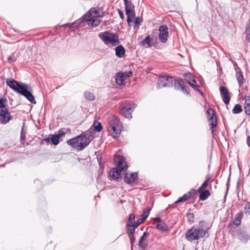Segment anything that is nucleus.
Instances as JSON below:
<instances>
[{"label":"nucleus","mask_w":250,"mask_h":250,"mask_svg":"<svg viewBox=\"0 0 250 250\" xmlns=\"http://www.w3.org/2000/svg\"><path fill=\"white\" fill-rule=\"evenodd\" d=\"M6 84L13 90L25 97L31 103L36 104L34 96L32 93V88L30 85L10 79H7Z\"/></svg>","instance_id":"1"},{"label":"nucleus","mask_w":250,"mask_h":250,"mask_svg":"<svg viewBox=\"0 0 250 250\" xmlns=\"http://www.w3.org/2000/svg\"><path fill=\"white\" fill-rule=\"evenodd\" d=\"M114 159L116 163V167H113L110 169L109 176L117 182H120L122 180V177L120 176L121 172L126 170L128 166L125 158L123 156L115 154Z\"/></svg>","instance_id":"2"},{"label":"nucleus","mask_w":250,"mask_h":250,"mask_svg":"<svg viewBox=\"0 0 250 250\" xmlns=\"http://www.w3.org/2000/svg\"><path fill=\"white\" fill-rule=\"evenodd\" d=\"M206 222L204 221L200 222V227H192L189 229L185 234V237L187 240L190 242L194 240H197L201 238L208 236V232L207 229H203Z\"/></svg>","instance_id":"3"},{"label":"nucleus","mask_w":250,"mask_h":250,"mask_svg":"<svg viewBox=\"0 0 250 250\" xmlns=\"http://www.w3.org/2000/svg\"><path fill=\"white\" fill-rule=\"evenodd\" d=\"M99 36L106 45L111 43L113 46H116L120 43L118 36L114 33L105 31L100 33Z\"/></svg>","instance_id":"4"},{"label":"nucleus","mask_w":250,"mask_h":250,"mask_svg":"<svg viewBox=\"0 0 250 250\" xmlns=\"http://www.w3.org/2000/svg\"><path fill=\"white\" fill-rule=\"evenodd\" d=\"M137 105L134 103H125L120 106L119 113L124 117L131 119L132 113Z\"/></svg>","instance_id":"5"},{"label":"nucleus","mask_w":250,"mask_h":250,"mask_svg":"<svg viewBox=\"0 0 250 250\" xmlns=\"http://www.w3.org/2000/svg\"><path fill=\"white\" fill-rule=\"evenodd\" d=\"M95 132L93 127H91L87 131L81 134L84 141L83 142H80V149H84L90 144V142L95 137Z\"/></svg>","instance_id":"6"},{"label":"nucleus","mask_w":250,"mask_h":250,"mask_svg":"<svg viewBox=\"0 0 250 250\" xmlns=\"http://www.w3.org/2000/svg\"><path fill=\"white\" fill-rule=\"evenodd\" d=\"M110 127L113 130L112 137L116 138L119 137L122 130V123L119 119L116 116H113L110 123Z\"/></svg>","instance_id":"7"},{"label":"nucleus","mask_w":250,"mask_h":250,"mask_svg":"<svg viewBox=\"0 0 250 250\" xmlns=\"http://www.w3.org/2000/svg\"><path fill=\"white\" fill-rule=\"evenodd\" d=\"M207 117L208 120L209 121V125H211V130L212 134H213L216 130L215 128L217 125V120L215 113L212 108H208L206 111Z\"/></svg>","instance_id":"8"},{"label":"nucleus","mask_w":250,"mask_h":250,"mask_svg":"<svg viewBox=\"0 0 250 250\" xmlns=\"http://www.w3.org/2000/svg\"><path fill=\"white\" fill-rule=\"evenodd\" d=\"M173 78L172 76H160L157 84L158 88L172 87L173 84Z\"/></svg>","instance_id":"9"},{"label":"nucleus","mask_w":250,"mask_h":250,"mask_svg":"<svg viewBox=\"0 0 250 250\" xmlns=\"http://www.w3.org/2000/svg\"><path fill=\"white\" fill-rule=\"evenodd\" d=\"M138 172L126 173L124 177V182L128 185L134 186L138 183Z\"/></svg>","instance_id":"10"},{"label":"nucleus","mask_w":250,"mask_h":250,"mask_svg":"<svg viewBox=\"0 0 250 250\" xmlns=\"http://www.w3.org/2000/svg\"><path fill=\"white\" fill-rule=\"evenodd\" d=\"M159 34L158 37L159 40L162 43H165L167 41L168 35V27L166 24H163L159 26Z\"/></svg>","instance_id":"11"},{"label":"nucleus","mask_w":250,"mask_h":250,"mask_svg":"<svg viewBox=\"0 0 250 250\" xmlns=\"http://www.w3.org/2000/svg\"><path fill=\"white\" fill-rule=\"evenodd\" d=\"M83 141L84 140L82 137V135L80 134L74 138L68 140L66 141V143L68 145L71 146L72 147H77L79 150H82L83 149H80V142H83Z\"/></svg>","instance_id":"12"},{"label":"nucleus","mask_w":250,"mask_h":250,"mask_svg":"<svg viewBox=\"0 0 250 250\" xmlns=\"http://www.w3.org/2000/svg\"><path fill=\"white\" fill-rule=\"evenodd\" d=\"M0 123L1 124L5 125L13 119V116L10 114L8 109L0 110Z\"/></svg>","instance_id":"13"},{"label":"nucleus","mask_w":250,"mask_h":250,"mask_svg":"<svg viewBox=\"0 0 250 250\" xmlns=\"http://www.w3.org/2000/svg\"><path fill=\"white\" fill-rule=\"evenodd\" d=\"M220 94L223 101L226 104H228L230 100L229 92L226 87L221 86L220 87Z\"/></svg>","instance_id":"14"},{"label":"nucleus","mask_w":250,"mask_h":250,"mask_svg":"<svg viewBox=\"0 0 250 250\" xmlns=\"http://www.w3.org/2000/svg\"><path fill=\"white\" fill-rule=\"evenodd\" d=\"M235 235L238 239L245 243L249 241L250 237L248 233L241 229L237 230Z\"/></svg>","instance_id":"15"},{"label":"nucleus","mask_w":250,"mask_h":250,"mask_svg":"<svg viewBox=\"0 0 250 250\" xmlns=\"http://www.w3.org/2000/svg\"><path fill=\"white\" fill-rule=\"evenodd\" d=\"M155 228L162 231H167L168 230V227L166 223L163 221L160 217L156 218Z\"/></svg>","instance_id":"16"},{"label":"nucleus","mask_w":250,"mask_h":250,"mask_svg":"<svg viewBox=\"0 0 250 250\" xmlns=\"http://www.w3.org/2000/svg\"><path fill=\"white\" fill-rule=\"evenodd\" d=\"M243 216V213L241 211L237 213L234 219L228 225V227H231V225H234L236 227L239 226L241 224V220Z\"/></svg>","instance_id":"17"},{"label":"nucleus","mask_w":250,"mask_h":250,"mask_svg":"<svg viewBox=\"0 0 250 250\" xmlns=\"http://www.w3.org/2000/svg\"><path fill=\"white\" fill-rule=\"evenodd\" d=\"M185 80L188 83L189 85L191 86V84H197L196 77L192 75L191 73H186L184 75Z\"/></svg>","instance_id":"18"},{"label":"nucleus","mask_w":250,"mask_h":250,"mask_svg":"<svg viewBox=\"0 0 250 250\" xmlns=\"http://www.w3.org/2000/svg\"><path fill=\"white\" fill-rule=\"evenodd\" d=\"M152 40V37H151L150 35H148L139 42V45L145 46L147 44V47H151L154 45V43L151 42Z\"/></svg>","instance_id":"19"},{"label":"nucleus","mask_w":250,"mask_h":250,"mask_svg":"<svg viewBox=\"0 0 250 250\" xmlns=\"http://www.w3.org/2000/svg\"><path fill=\"white\" fill-rule=\"evenodd\" d=\"M91 16V14L89 11L88 13H85L81 18L74 21L75 23H76L77 27H78L79 26H82V24L85 23L87 21V18H90Z\"/></svg>","instance_id":"20"},{"label":"nucleus","mask_w":250,"mask_h":250,"mask_svg":"<svg viewBox=\"0 0 250 250\" xmlns=\"http://www.w3.org/2000/svg\"><path fill=\"white\" fill-rule=\"evenodd\" d=\"M186 83L182 78L178 77L174 79V88L177 90H180L182 87L183 85L185 84Z\"/></svg>","instance_id":"21"},{"label":"nucleus","mask_w":250,"mask_h":250,"mask_svg":"<svg viewBox=\"0 0 250 250\" xmlns=\"http://www.w3.org/2000/svg\"><path fill=\"white\" fill-rule=\"evenodd\" d=\"M115 55L117 57L121 58L125 54V50L124 47L122 45H118L115 49Z\"/></svg>","instance_id":"22"},{"label":"nucleus","mask_w":250,"mask_h":250,"mask_svg":"<svg viewBox=\"0 0 250 250\" xmlns=\"http://www.w3.org/2000/svg\"><path fill=\"white\" fill-rule=\"evenodd\" d=\"M125 77L123 72H118L116 74L115 81L117 84L122 85L125 83Z\"/></svg>","instance_id":"23"},{"label":"nucleus","mask_w":250,"mask_h":250,"mask_svg":"<svg viewBox=\"0 0 250 250\" xmlns=\"http://www.w3.org/2000/svg\"><path fill=\"white\" fill-rule=\"evenodd\" d=\"M138 246L140 248L143 249H146L147 246V240L143 235L140 238Z\"/></svg>","instance_id":"24"},{"label":"nucleus","mask_w":250,"mask_h":250,"mask_svg":"<svg viewBox=\"0 0 250 250\" xmlns=\"http://www.w3.org/2000/svg\"><path fill=\"white\" fill-rule=\"evenodd\" d=\"M190 196H189L187 193H185L183 195V196L179 198V199L176 200L171 206V207L172 208H175V204H178L179 203H183L185 202L186 201H187L189 199H190Z\"/></svg>","instance_id":"25"},{"label":"nucleus","mask_w":250,"mask_h":250,"mask_svg":"<svg viewBox=\"0 0 250 250\" xmlns=\"http://www.w3.org/2000/svg\"><path fill=\"white\" fill-rule=\"evenodd\" d=\"M199 195V199L201 201H204L206 200L210 195V193L208 189L202 190L200 191Z\"/></svg>","instance_id":"26"},{"label":"nucleus","mask_w":250,"mask_h":250,"mask_svg":"<svg viewBox=\"0 0 250 250\" xmlns=\"http://www.w3.org/2000/svg\"><path fill=\"white\" fill-rule=\"evenodd\" d=\"M235 69L236 71V77L238 83L240 85H241L244 83V77L241 71H237V68L235 67Z\"/></svg>","instance_id":"27"},{"label":"nucleus","mask_w":250,"mask_h":250,"mask_svg":"<svg viewBox=\"0 0 250 250\" xmlns=\"http://www.w3.org/2000/svg\"><path fill=\"white\" fill-rule=\"evenodd\" d=\"M93 127V129L95 131H97L98 132L102 131L103 129V126L102 124L100 122H95L93 124L92 126Z\"/></svg>","instance_id":"28"},{"label":"nucleus","mask_w":250,"mask_h":250,"mask_svg":"<svg viewBox=\"0 0 250 250\" xmlns=\"http://www.w3.org/2000/svg\"><path fill=\"white\" fill-rule=\"evenodd\" d=\"M50 141L54 145H57L60 142V138L56 134H50Z\"/></svg>","instance_id":"29"},{"label":"nucleus","mask_w":250,"mask_h":250,"mask_svg":"<svg viewBox=\"0 0 250 250\" xmlns=\"http://www.w3.org/2000/svg\"><path fill=\"white\" fill-rule=\"evenodd\" d=\"M84 97L87 100L90 101H94L95 98L93 94L89 91H85L84 93Z\"/></svg>","instance_id":"30"},{"label":"nucleus","mask_w":250,"mask_h":250,"mask_svg":"<svg viewBox=\"0 0 250 250\" xmlns=\"http://www.w3.org/2000/svg\"><path fill=\"white\" fill-rule=\"evenodd\" d=\"M125 5V10L126 9L133 10L135 9L134 5L132 3L131 1H128V0H123Z\"/></svg>","instance_id":"31"},{"label":"nucleus","mask_w":250,"mask_h":250,"mask_svg":"<svg viewBox=\"0 0 250 250\" xmlns=\"http://www.w3.org/2000/svg\"><path fill=\"white\" fill-rule=\"evenodd\" d=\"M242 106L240 104H236L232 109V113L233 114H239L242 111Z\"/></svg>","instance_id":"32"},{"label":"nucleus","mask_w":250,"mask_h":250,"mask_svg":"<svg viewBox=\"0 0 250 250\" xmlns=\"http://www.w3.org/2000/svg\"><path fill=\"white\" fill-rule=\"evenodd\" d=\"M151 210V207H149L146 208L144 209L143 214L141 215L142 218L143 219L145 218V220H146L147 219V218L148 217L149 212Z\"/></svg>","instance_id":"33"},{"label":"nucleus","mask_w":250,"mask_h":250,"mask_svg":"<svg viewBox=\"0 0 250 250\" xmlns=\"http://www.w3.org/2000/svg\"><path fill=\"white\" fill-rule=\"evenodd\" d=\"M180 90H181L183 93L186 94L187 95H189V96H191L190 93V89L186 83L183 85L182 87Z\"/></svg>","instance_id":"34"},{"label":"nucleus","mask_w":250,"mask_h":250,"mask_svg":"<svg viewBox=\"0 0 250 250\" xmlns=\"http://www.w3.org/2000/svg\"><path fill=\"white\" fill-rule=\"evenodd\" d=\"M135 218V215L134 213L130 214L128 218V224H127V226L132 227L133 225L134 220Z\"/></svg>","instance_id":"35"},{"label":"nucleus","mask_w":250,"mask_h":250,"mask_svg":"<svg viewBox=\"0 0 250 250\" xmlns=\"http://www.w3.org/2000/svg\"><path fill=\"white\" fill-rule=\"evenodd\" d=\"M145 221V218L143 219L142 218H140L138 219L136 222H134L133 225L131 227L133 228H137L140 225L142 224Z\"/></svg>","instance_id":"36"},{"label":"nucleus","mask_w":250,"mask_h":250,"mask_svg":"<svg viewBox=\"0 0 250 250\" xmlns=\"http://www.w3.org/2000/svg\"><path fill=\"white\" fill-rule=\"evenodd\" d=\"M125 13L127 17H130L134 18L135 15V9L133 10H130V9H126L125 10Z\"/></svg>","instance_id":"37"},{"label":"nucleus","mask_w":250,"mask_h":250,"mask_svg":"<svg viewBox=\"0 0 250 250\" xmlns=\"http://www.w3.org/2000/svg\"><path fill=\"white\" fill-rule=\"evenodd\" d=\"M187 216L189 222L191 224L194 222V214L193 213L189 212L187 214Z\"/></svg>","instance_id":"38"},{"label":"nucleus","mask_w":250,"mask_h":250,"mask_svg":"<svg viewBox=\"0 0 250 250\" xmlns=\"http://www.w3.org/2000/svg\"><path fill=\"white\" fill-rule=\"evenodd\" d=\"M191 86L197 92H198L201 96H204L203 92L198 88L200 86L199 84H191Z\"/></svg>","instance_id":"39"},{"label":"nucleus","mask_w":250,"mask_h":250,"mask_svg":"<svg viewBox=\"0 0 250 250\" xmlns=\"http://www.w3.org/2000/svg\"><path fill=\"white\" fill-rule=\"evenodd\" d=\"M230 174H229L228 178V180H227V184H226V192H225V195L224 196V200H226V196L228 194V191H229V186H230Z\"/></svg>","instance_id":"40"},{"label":"nucleus","mask_w":250,"mask_h":250,"mask_svg":"<svg viewBox=\"0 0 250 250\" xmlns=\"http://www.w3.org/2000/svg\"><path fill=\"white\" fill-rule=\"evenodd\" d=\"M61 26L64 27H68L70 29L73 28L74 27H77L76 25V23H75V22H73L72 23H68L64 24L61 25Z\"/></svg>","instance_id":"41"},{"label":"nucleus","mask_w":250,"mask_h":250,"mask_svg":"<svg viewBox=\"0 0 250 250\" xmlns=\"http://www.w3.org/2000/svg\"><path fill=\"white\" fill-rule=\"evenodd\" d=\"M246 38L248 43L250 45V25L246 29Z\"/></svg>","instance_id":"42"},{"label":"nucleus","mask_w":250,"mask_h":250,"mask_svg":"<svg viewBox=\"0 0 250 250\" xmlns=\"http://www.w3.org/2000/svg\"><path fill=\"white\" fill-rule=\"evenodd\" d=\"M142 21V18L139 17H137L135 19L134 22V27H139Z\"/></svg>","instance_id":"43"},{"label":"nucleus","mask_w":250,"mask_h":250,"mask_svg":"<svg viewBox=\"0 0 250 250\" xmlns=\"http://www.w3.org/2000/svg\"><path fill=\"white\" fill-rule=\"evenodd\" d=\"M208 181H205L202 184L201 187L198 188V192H200V191H202V190L205 189L208 186Z\"/></svg>","instance_id":"44"},{"label":"nucleus","mask_w":250,"mask_h":250,"mask_svg":"<svg viewBox=\"0 0 250 250\" xmlns=\"http://www.w3.org/2000/svg\"><path fill=\"white\" fill-rule=\"evenodd\" d=\"M244 212L246 214H250V202H247L244 207Z\"/></svg>","instance_id":"45"},{"label":"nucleus","mask_w":250,"mask_h":250,"mask_svg":"<svg viewBox=\"0 0 250 250\" xmlns=\"http://www.w3.org/2000/svg\"><path fill=\"white\" fill-rule=\"evenodd\" d=\"M196 193V189H195L194 188H192L190 190V191L189 192H188V193H186L189 196H190V198H191L195 195Z\"/></svg>","instance_id":"46"},{"label":"nucleus","mask_w":250,"mask_h":250,"mask_svg":"<svg viewBox=\"0 0 250 250\" xmlns=\"http://www.w3.org/2000/svg\"><path fill=\"white\" fill-rule=\"evenodd\" d=\"M124 73V77L126 79L127 78L130 77L133 75V72L131 71L125 72Z\"/></svg>","instance_id":"47"},{"label":"nucleus","mask_w":250,"mask_h":250,"mask_svg":"<svg viewBox=\"0 0 250 250\" xmlns=\"http://www.w3.org/2000/svg\"><path fill=\"white\" fill-rule=\"evenodd\" d=\"M23 126L22 127V128L21 129V138H20L21 142H23L26 138V133H25V132H23Z\"/></svg>","instance_id":"48"},{"label":"nucleus","mask_w":250,"mask_h":250,"mask_svg":"<svg viewBox=\"0 0 250 250\" xmlns=\"http://www.w3.org/2000/svg\"><path fill=\"white\" fill-rule=\"evenodd\" d=\"M101 22V20L98 18H93V26H97Z\"/></svg>","instance_id":"49"},{"label":"nucleus","mask_w":250,"mask_h":250,"mask_svg":"<svg viewBox=\"0 0 250 250\" xmlns=\"http://www.w3.org/2000/svg\"><path fill=\"white\" fill-rule=\"evenodd\" d=\"M128 236H129V238L130 239L131 250H133V246L134 242L135 241V237L134 236V235Z\"/></svg>","instance_id":"50"},{"label":"nucleus","mask_w":250,"mask_h":250,"mask_svg":"<svg viewBox=\"0 0 250 250\" xmlns=\"http://www.w3.org/2000/svg\"><path fill=\"white\" fill-rule=\"evenodd\" d=\"M244 110L246 115H250V105H245Z\"/></svg>","instance_id":"51"},{"label":"nucleus","mask_w":250,"mask_h":250,"mask_svg":"<svg viewBox=\"0 0 250 250\" xmlns=\"http://www.w3.org/2000/svg\"><path fill=\"white\" fill-rule=\"evenodd\" d=\"M64 129L63 128H62V129H60L58 131V134H56L59 138H60L61 137H62V136H63L65 134V132L64 131Z\"/></svg>","instance_id":"52"},{"label":"nucleus","mask_w":250,"mask_h":250,"mask_svg":"<svg viewBox=\"0 0 250 250\" xmlns=\"http://www.w3.org/2000/svg\"><path fill=\"white\" fill-rule=\"evenodd\" d=\"M50 142V137H48L46 138H44L42 139L41 141V145H44L45 143L49 144Z\"/></svg>","instance_id":"53"},{"label":"nucleus","mask_w":250,"mask_h":250,"mask_svg":"<svg viewBox=\"0 0 250 250\" xmlns=\"http://www.w3.org/2000/svg\"><path fill=\"white\" fill-rule=\"evenodd\" d=\"M245 105H250V96H246L245 97Z\"/></svg>","instance_id":"54"},{"label":"nucleus","mask_w":250,"mask_h":250,"mask_svg":"<svg viewBox=\"0 0 250 250\" xmlns=\"http://www.w3.org/2000/svg\"><path fill=\"white\" fill-rule=\"evenodd\" d=\"M118 14L119 15V16L120 17V18L122 19V20H124V13L123 12L120 10V9H118Z\"/></svg>","instance_id":"55"},{"label":"nucleus","mask_w":250,"mask_h":250,"mask_svg":"<svg viewBox=\"0 0 250 250\" xmlns=\"http://www.w3.org/2000/svg\"><path fill=\"white\" fill-rule=\"evenodd\" d=\"M134 18L127 17V22L129 26H131V23L133 21V19Z\"/></svg>","instance_id":"56"},{"label":"nucleus","mask_w":250,"mask_h":250,"mask_svg":"<svg viewBox=\"0 0 250 250\" xmlns=\"http://www.w3.org/2000/svg\"><path fill=\"white\" fill-rule=\"evenodd\" d=\"M16 61V58L14 57L10 56L8 58V62L10 63Z\"/></svg>","instance_id":"57"},{"label":"nucleus","mask_w":250,"mask_h":250,"mask_svg":"<svg viewBox=\"0 0 250 250\" xmlns=\"http://www.w3.org/2000/svg\"><path fill=\"white\" fill-rule=\"evenodd\" d=\"M87 24L89 26H93V18L90 19V18H87Z\"/></svg>","instance_id":"58"},{"label":"nucleus","mask_w":250,"mask_h":250,"mask_svg":"<svg viewBox=\"0 0 250 250\" xmlns=\"http://www.w3.org/2000/svg\"><path fill=\"white\" fill-rule=\"evenodd\" d=\"M135 228H136L132 227V228L130 229V231L128 233V236L134 235L135 231Z\"/></svg>","instance_id":"59"},{"label":"nucleus","mask_w":250,"mask_h":250,"mask_svg":"<svg viewBox=\"0 0 250 250\" xmlns=\"http://www.w3.org/2000/svg\"><path fill=\"white\" fill-rule=\"evenodd\" d=\"M97 161L99 165H101V163H102L103 158L102 156H97Z\"/></svg>","instance_id":"60"},{"label":"nucleus","mask_w":250,"mask_h":250,"mask_svg":"<svg viewBox=\"0 0 250 250\" xmlns=\"http://www.w3.org/2000/svg\"><path fill=\"white\" fill-rule=\"evenodd\" d=\"M247 144L248 146L250 147V136H248L247 138Z\"/></svg>","instance_id":"61"},{"label":"nucleus","mask_w":250,"mask_h":250,"mask_svg":"<svg viewBox=\"0 0 250 250\" xmlns=\"http://www.w3.org/2000/svg\"><path fill=\"white\" fill-rule=\"evenodd\" d=\"M240 184V179L239 178L237 182V188H239Z\"/></svg>","instance_id":"62"},{"label":"nucleus","mask_w":250,"mask_h":250,"mask_svg":"<svg viewBox=\"0 0 250 250\" xmlns=\"http://www.w3.org/2000/svg\"><path fill=\"white\" fill-rule=\"evenodd\" d=\"M100 168L104 169V164L101 163V165H99Z\"/></svg>","instance_id":"63"},{"label":"nucleus","mask_w":250,"mask_h":250,"mask_svg":"<svg viewBox=\"0 0 250 250\" xmlns=\"http://www.w3.org/2000/svg\"><path fill=\"white\" fill-rule=\"evenodd\" d=\"M148 235V232H146V231H145L143 234V235L145 237L146 235Z\"/></svg>","instance_id":"64"}]
</instances>
